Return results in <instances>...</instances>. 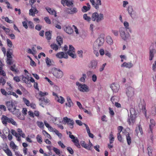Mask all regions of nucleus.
I'll list each match as a JSON object with an SVG mask.
<instances>
[{
  "instance_id": "nucleus-1",
  "label": "nucleus",
  "mask_w": 156,
  "mask_h": 156,
  "mask_svg": "<svg viewBox=\"0 0 156 156\" xmlns=\"http://www.w3.org/2000/svg\"><path fill=\"white\" fill-rule=\"evenodd\" d=\"M51 72L57 78H62L63 75V72L61 70L59 69H58L55 68H53Z\"/></svg>"
},
{
  "instance_id": "nucleus-2",
  "label": "nucleus",
  "mask_w": 156,
  "mask_h": 156,
  "mask_svg": "<svg viewBox=\"0 0 156 156\" xmlns=\"http://www.w3.org/2000/svg\"><path fill=\"white\" fill-rule=\"evenodd\" d=\"M91 19L93 21L96 20L97 22H99L104 19L103 14L102 13L98 14L97 12H95L92 14Z\"/></svg>"
},
{
  "instance_id": "nucleus-3",
  "label": "nucleus",
  "mask_w": 156,
  "mask_h": 156,
  "mask_svg": "<svg viewBox=\"0 0 156 156\" xmlns=\"http://www.w3.org/2000/svg\"><path fill=\"white\" fill-rule=\"evenodd\" d=\"M126 29L124 27H121L119 29V32L122 38L125 41L130 36L129 33L126 32Z\"/></svg>"
},
{
  "instance_id": "nucleus-4",
  "label": "nucleus",
  "mask_w": 156,
  "mask_h": 156,
  "mask_svg": "<svg viewBox=\"0 0 156 156\" xmlns=\"http://www.w3.org/2000/svg\"><path fill=\"white\" fill-rule=\"evenodd\" d=\"M76 85L78 86L79 90L81 91L87 92L89 91V87L85 84H82L79 82H76Z\"/></svg>"
},
{
  "instance_id": "nucleus-5",
  "label": "nucleus",
  "mask_w": 156,
  "mask_h": 156,
  "mask_svg": "<svg viewBox=\"0 0 156 156\" xmlns=\"http://www.w3.org/2000/svg\"><path fill=\"white\" fill-rule=\"evenodd\" d=\"M66 123L70 126V127L71 129L73 128L74 124L73 120L70 118H68L67 117H65L63 118V123L66 124Z\"/></svg>"
},
{
  "instance_id": "nucleus-6",
  "label": "nucleus",
  "mask_w": 156,
  "mask_h": 156,
  "mask_svg": "<svg viewBox=\"0 0 156 156\" xmlns=\"http://www.w3.org/2000/svg\"><path fill=\"white\" fill-rule=\"evenodd\" d=\"M126 93L128 97H132L134 95V89L130 86L127 87L126 89Z\"/></svg>"
},
{
  "instance_id": "nucleus-7",
  "label": "nucleus",
  "mask_w": 156,
  "mask_h": 156,
  "mask_svg": "<svg viewBox=\"0 0 156 156\" xmlns=\"http://www.w3.org/2000/svg\"><path fill=\"white\" fill-rule=\"evenodd\" d=\"M5 104L8 110L10 112H12L13 110L15 109L16 106L13 102L7 101L6 102Z\"/></svg>"
},
{
  "instance_id": "nucleus-8",
  "label": "nucleus",
  "mask_w": 156,
  "mask_h": 156,
  "mask_svg": "<svg viewBox=\"0 0 156 156\" xmlns=\"http://www.w3.org/2000/svg\"><path fill=\"white\" fill-rule=\"evenodd\" d=\"M134 109L133 108L131 109L130 110V115L129 116L128 118L127 119V122L129 125H131V123H133L135 122V115L133 114L132 113V111H133Z\"/></svg>"
},
{
  "instance_id": "nucleus-9",
  "label": "nucleus",
  "mask_w": 156,
  "mask_h": 156,
  "mask_svg": "<svg viewBox=\"0 0 156 156\" xmlns=\"http://www.w3.org/2000/svg\"><path fill=\"white\" fill-rule=\"evenodd\" d=\"M98 62L96 60H91L88 65V67L90 69H95L97 67Z\"/></svg>"
},
{
  "instance_id": "nucleus-10",
  "label": "nucleus",
  "mask_w": 156,
  "mask_h": 156,
  "mask_svg": "<svg viewBox=\"0 0 156 156\" xmlns=\"http://www.w3.org/2000/svg\"><path fill=\"white\" fill-rule=\"evenodd\" d=\"M104 42V38L101 37H99L94 42V45L96 47H97V46L98 47H100L103 44Z\"/></svg>"
},
{
  "instance_id": "nucleus-11",
  "label": "nucleus",
  "mask_w": 156,
  "mask_h": 156,
  "mask_svg": "<svg viewBox=\"0 0 156 156\" xmlns=\"http://www.w3.org/2000/svg\"><path fill=\"white\" fill-rule=\"evenodd\" d=\"M12 112L13 114L15 115L19 119L21 120H24V116L21 115L20 110L18 109H16V107L15 109L13 110Z\"/></svg>"
},
{
  "instance_id": "nucleus-12",
  "label": "nucleus",
  "mask_w": 156,
  "mask_h": 156,
  "mask_svg": "<svg viewBox=\"0 0 156 156\" xmlns=\"http://www.w3.org/2000/svg\"><path fill=\"white\" fill-rule=\"evenodd\" d=\"M63 29L64 30L69 34H71L73 32V30L69 26H65L63 28Z\"/></svg>"
},
{
  "instance_id": "nucleus-13",
  "label": "nucleus",
  "mask_w": 156,
  "mask_h": 156,
  "mask_svg": "<svg viewBox=\"0 0 156 156\" xmlns=\"http://www.w3.org/2000/svg\"><path fill=\"white\" fill-rule=\"evenodd\" d=\"M156 53V50L155 49L152 48L151 49L150 48L149 60L150 61L152 60L153 58L154 57V54Z\"/></svg>"
},
{
  "instance_id": "nucleus-14",
  "label": "nucleus",
  "mask_w": 156,
  "mask_h": 156,
  "mask_svg": "<svg viewBox=\"0 0 156 156\" xmlns=\"http://www.w3.org/2000/svg\"><path fill=\"white\" fill-rule=\"evenodd\" d=\"M114 92H117L119 88V86L118 84L113 83L110 87Z\"/></svg>"
},
{
  "instance_id": "nucleus-15",
  "label": "nucleus",
  "mask_w": 156,
  "mask_h": 156,
  "mask_svg": "<svg viewBox=\"0 0 156 156\" xmlns=\"http://www.w3.org/2000/svg\"><path fill=\"white\" fill-rule=\"evenodd\" d=\"M66 10L67 13L69 14L76 13L78 12L77 9L75 7H74L71 9H70L69 8L67 9Z\"/></svg>"
},
{
  "instance_id": "nucleus-16",
  "label": "nucleus",
  "mask_w": 156,
  "mask_h": 156,
  "mask_svg": "<svg viewBox=\"0 0 156 156\" xmlns=\"http://www.w3.org/2000/svg\"><path fill=\"white\" fill-rule=\"evenodd\" d=\"M45 9L50 14L52 15H54L55 16H57L56 12L54 9L50 8L48 7H46Z\"/></svg>"
},
{
  "instance_id": "nucleus-17",
  "label": "nucleus",
  "mask_w": 156,
  "mask_h": 156,
  "mask_svg": "<svg viewBox=\"0 0 156 156\" xmlns=\"http://www.w3.org/2000/svg\"><path fill=\"white\" fill-rule=\"evenodd\" d=\"M9 118L5 115H2L1 118L2 122L3 124L6 125L9 122Z\"/></svg>"
},
{
  "instance_id": "nucleus-18",
  "label": "nucleus",
  "mask_w": 156,
  "mask_h": 156,
  "mask_svg": "<svg viewBox=\"0 0 156 156\" xmlns=\"http://www.w3.org/2000/svg\"><path fill=\"white\" fill-rule=\"evenodd\" d=\"M135 131L137 135L139 132L141 135L143 134V132L142 128L140 125H138L137 127L136 128Z\"/></svg>"
},
{
  "instance_id": "nucleus-19",
  "label": "nucleus",
  "mask_w": 156,
  "mask_h": 156,
  "mask_svg": "<svg viewBox=\"0 0 156 156\" xmlns=\"http://www.w3.org/2000/svg\"><path fill=\"white\" fill-rule=\"evenodd\" d=\"M133 66V65L131 62L127 63L126 62H124L121 66V67H126L128 68H131Z\"/></svg>"
},
{
  "instance_id": "nucleus-20",
  "label": "nucleus",
  "mask_w": 156,
  "mask_h": 156,
  "mask_svg": "<svg viewBox=\"0 0 156 156\" xmlns=\"http://www.w3.org/2000/svg\"><path fill=\"white\" fill-rule=\"evenodd\" d=\"M126 135L127 144L128 145H130L131 143V138L129 134V133H127Z\"/></svg>"
},
{
  "instance_id": "nucleus-21",
  "label": "nucleus",
  "mask_w": 156,
  "mask_h": 156,
  "mask_svg": "<svg viewBox=\"0 0 156 156\" xmlns=\"http://www.w3.org/2000/svg\"><path fill=\"white\" fill-rule=\"evenodd\" d=\"M155 122L154 120L153 119L150 120V124L149 125L150 130L152 131L153 127L155 126Z\"/></svg>"
},
{
  "instance_id": "nucleus-22",
  "label": "nucleus",
  "mask_w": 156,
  "mask_h": 156,
  "mask_svg": "<svg viewBox=\"0 0 156 156\" xmlns=\"http://www.w3.org/2000/svg\"><path fill=\"white\" fill-rule=\"evenodd\" d=\"M67 101L68 103H66V105L69 107H70L71 106L73 105V103L72 102V101L69 97H67Z\"/></svg>"
},
{
  "instance_id": "nucleus-23",
  "label": "nucleus",
  "mask_w": 156,
  "mask_h": 156,
  "mask_svg": "<svg viewBox=\"0 0 156 156\" xmlns=\"http://www.w3.org/2000/svg\"><path fill=\"white\" fill-rule=\"evenodd\" d=\"M57 42L59 46H61L63 43V40L62 37L60 36H58L56 38Z\"/></svg>"
},
{
  "instance_id": "nucleus-24",
  "label": "nucleus",
  "mask_w": 156,
  "mask_h": 156,
  "mask_svg": "<svg viewBox=\"0 0 156 156\" xmlns=\"http://www.w3.org/2000/svg\"><path fill=\"white\" fill-rule=\"evenodd\" d=\"M124 27H125V28L126 29V30H128L130 32H132V30L131 29H130L129 27V23L126 22H124Z\"/></svg>"
},
{
  "instance_id": "nucleus-25",
  "label": "nucleus",
  "mask_w": 156,
  "mask_h": 156,
  "mask_svg": "<svg viewBox=\"0 0 156 156\" xmlns=\"http://www.w3.org/2000/svg\"><path fill=\"white\" fill-rule=\"evenodd\" d=\"M65 53L64 52L61 51L58 53L56 54V56L59 58H63Z\"/></svg>"
},
{
  "instance_id": "nucleus-26",
  "label": "nucleus",
  "mask_w": 156,
  "mask_h": 156,
  "mask_svg": "<svg viewBox=\"0 0 156 156\" xmlns=\"http://www.w3.org/2000/svg\"><path fill=\"white\" fill-rule=\"evenodd\" d=\"M106 41L107 43L109 44H111L113 43V40L111 37L110 36H108L106 38Z\"/></svg>"
},
{
  "instance_id": "nucleus-27",
  "label": "nucleus",
  "mask_w": 156,
  "mask_h": 156,
  "mask_svg": "<svg viewBox=\"0 0 156 156\" xmlns=\"http://www.w3.org/2000/svg\"><path fill=\"white\" fill-rule=\"evenodd\" d=\"M45 35L46 39L49 40L51 38V33L50 31H47L45 32Z\"/></svg>"
},
{
  "instance_id": "nucleus-28",
  "label": "nucleus",
  "mask_w": 156,
  "mask_h": 156,
  "mask_svg": "<svg viewBox=\"0 0 156 156\" xmlns=\"http://www.w3.org/2000/svg\"><path fill=\"white\" fill-rule=\"evenodd\" d=\"M39 100L41 101H44L46 104L48 103L49 102V100L47 98L41 97L38 98Z\"/></svg>"
},
{
  "instance_id": "nucleus-29",
  "label": "nucleus",
  "mask_w": 156,
  "mask_h": 156,
  "mask_svg": "<svg viewBox=\"0 0 156 156\" xmlns=\"http://www.w3.org/2000/svg\"><path fill=\"white\" fill-rule=\"evenodd\" d=\"M17 131L19 133V135L22 136L23 138L25 137V134L23 133L22 129H20L18 128L17 129Z\"/></svg>"
},
{
  "instance_id": "nucleus-30",
  "label": "nucleus",
  "mask_w": 156,
  "mask_h": 156,
  "mask_svg": "<svg viewBox=\"0 0 156 156\" xmlns=\"http://www.w3.org/2000/svg\"><path fill=\"white\" fill-rule=\"evenodd\" d=\"M101 0H96V3H95L94 8L96 9H98L99 8V5H101Z\"/></svg>"
},
{
  "instance_id": "nucleus-31",
  "label": "nucleus",
  "mask_w": 156,
  "mask_h": 156,
  "mask_svg": "<svg viewBox=\"0 0 156 156\" xmlns=\"http://www.w3.org/2000/svg\"><path fill=\"white\" fill-rule=\"evenodd\" d=\"M56 99L57 101L62 104H63L65 101L64 98L62 96H60L59 98L58 97L57 98H56Z\"/></svg>"
},
{
  "instance_id": "nucleus-32",
  "label": "nucleus",
  "mask_w": 156,
  "mask_h": 156,
  "mask_svg": "<svg viewBox=\"0 0 156 156\" xmlns=\"http://www.w3.org/2000/svg\"><path fill=\"white\" fill-rule=\"evenodd\" d=\"M129 14L130 16L131 17L133 18V19H134L136 18L137 16V15L136 14V12L133 10L132 12H131L129 13Z\"/></svg>"
},
{
  "instance_id": "nucleus-33",
  "label": "nucleus",
  "mask_w": 156,
  "mask_h": 156,
  "mask_svg": "<svg viewBox=\"0 0 156 156\" xmlns=\"http://www.w3.org/2000/svg\"><path fill=\"white\" fill-rule=\"evenodd\" d=\"M3 150L8 156H12V152L8 148H7L6 150Z\"/></svg>"
},
{
  "instance_id": "nucleus-34",
  "label": "nucleus",
  "mask_w": 156,
  "mask_h": 156,
  "mask_svg": "<svg viewBox=\"0 0 156 156\" xmlns=\"http://www.w3.org/2000/svg\"><path fill=\"white\" fill-rule=\"evenodd\" d=\"M37 124L39 127L41 129H43L44 128V125L42 122L37 121Z\"/></svg>"
},
{
  "instance_id": "nucleus-35",
  "label": "nucleus",
  "mask_w": 156,
  "mask_h": 156,
  "mask_svg": "<svg viewBox=\"0 0 156 156\" xmlns=\"http://www.w3.org/2000/svg\"><path fill=\"white\" fill-rule=\"evenodd\" d=\"M50 46L52 49L55 51H57L58 48V46L55 44H51Z\"/></svg>"
},
{
  "instance_id": "nucleus-36",
  "label": "nucleus",
  "mask_w": 156,
  "mask_h": 156,
  "mask_svg": "<svg viewBox=\"0 0 156 156\" xmlns=\"http://www.w3.org/2000/svg\"><path fill=\"white\" fill-rule=\"evenodd\" d=\"M9 120L8 123H11L14 126H16L17 125V124L16 123V122L12 118H9Z\"/></svg>"
},
{
  "instance_id": "nucleus-37",
  "label": "nucleus",
  "mask_w": 156,
  "mask_h": 156,
  "mask_svg": "<svg viewBox=\"0 0 156 156\" xmlns=\"http://www.w3.org/2000/svg\"><path fill=\"white\" fill-rule=\"evenodd\" d=\"M141 109L142 110L143 113L144 114L145 116L146 115V110L145 107V104L144 102L143 105H142Z\"/></svg>"
},
{
  "instance_id": "nucleus-38",
  "label": "nucleus",
  "mask_w": 156,
  "mask_h": 156,
  "mask_svg": "<svg viewBox=\"0 0 156 156\" xmlns=\"http://www.w3.org/2000/svg\"><path fill=\"white\" fill-rule=\"evenodd\" d=\"M38 12H35V11L34 10H32V9H30L29 10V15L30 16H35V14H37Z\"/></svg>"
},
{
  "instance_id": "nucleus-39",
  "label": "nucleus",
  "mask_w": 156,
  "mask_h": 156,
  "mask_svg": "<svg viewBox=\"0 0 156 156\" xmlns=\"http://www.w3.org/2000/svg\"><path fill=\"white\" fill-rule=\"evenodd\" d=\"M73 0H71L70 1H69V0H67L66 2V5L69 7L72 6L73 5Z\"/></svg>"
},
{
  "instance_id": "nucleus-40",
  "label": "nucleus",
  "mask_w": 156,
  "mask_h": 156,
  "mask_svg": "<svg viewBox=\"0 0 156 156\" xmlns=\"http://www.w3.org/2000/svg\"><path fill=\"white\" fill-rule=\"evenodd\" d=\"M90 9L89 7H87L86 6H83L81 10L83 12H86Z\"/></svg>"
},
{
  "instance_id": "nucleus-41",
  "label": "nucleus",
  "mask_w": 156,
  "mask_h": 156,
  "mask_svg": "<svg viewBox=\"0 0 156 156\" xmlns=\"http://www.w3.org/2000/svg\"><path fill=\"white\" fill-rule=\"evenodd\" d=\"M114 138L113 135L112 133V132L110 134V144H111L113 143L114 141Z\"/></svg>"
},
{
  "instance_id": "nucleus-42",
  "label": "nucleus",
  "mask_w": 156,
  "mask_h": 156,
  "mask_svg": "<svg viewBox=\"0 0 156 156\" xmlns=\"http://www.w3.org/2000/svg\"><path fill=\"white\" fill-rule=\"evenodd\" d=\"M86 76L85 74H82V77L80 79V80L83 83H84L85 81V78H86Z\"/></svg>"
},
{
  "instance_id": "nucleus-43",
  "label": "nucleus",
  "mask_w": 156,
  "mask_h": 156,
  "mask_svg": "<svg viewBox=\"0 0 156 156\" xmlns=\"http://www.w3.org/2000/svg\"><path fill=\"white\" fill-rule=\"evenodd\" d=\"M36 138L37 140V142L40 144H41L42 142V139L41 136L39 135H38L37 136Z\"/></svg>"
},
{
  "instance_id": "nucleus-44",
  "label": "nucleus",
  "mask_w": 156,
  "mask_h": 156,
  "mask_svg": "<svg viewBox=\"0 0 156 156\" xmlns=\"http://www.w3.org/2000/svg\"><path fill=\"white\" fill-rule=\"evenodd\" d=\"M118 97L116 96H114L112 97L111 98V100L113 104H114V102H116L117 101V99Z\"/></svg>"
},
{
  "instance_id": "nucleus-45",
  "label": "nucleus",
  "mask_w": 156,
  "mask_h": 156,
  "mask_svg": "<svg viewBox=\"0 0 156 156\" xmlns=\"http://www.w3.org/2000/svg\"><path fill=\"white\" fill-rule=\"evenodd\" d=\"M7 45L9 48H11L12 45V41L9 39H7Z\"/></svg>"
},
{
  "instance_id": "nucleus-46",
  "label": "nucleus",
  "mask_w": 156,
  "mask_h": 156,
  "mask_svg": "<svg viewBox=\"0 0 156 156\" xmlns=\"http://www.w3.org/2000/svg\"><path fill=\"white\" fill-rule=\"evenodd\" d=\"M117 138L118 140L120 142H123V140L121 136L120 133V132H119L117 133Z\"/></svg>"
},
{
  "instance_id": "nucleus-47",
  "label": "nucleus",
  "mask_w": 156,
  "mask_h": 156,
  "mask_svg": "<svg viewBox=\"0 0 156 156\" xmlns=\"http://www.w3.org/2000/svg\"><path fill=\"white\" fill-rule=\"evenodd\" d=\"M83 17L84 20L89 21L91 20V18L90 17L88 16L87 14H85L83 16Z\"/></svg>"
},
{
  "instance_id": "nucleus-48",
  "label": "nucleus",
  "mask_w": 156,
  "mask_h": 156,
  "mask_svg": "<svg viewBox=\"0 0 156 156\" xmlns=\"http://www.w3.org/2000/svg\"><path fill=\"white\" fill-rule=\"evenodd\" d=\"M73 50H75L74 48L72 45H69V49L67 51V52H75V51H73Z\"/></svg>"
},
{
  "instance_id": "nucleus-49",
  "label": "nucleus",
  "mask_w": 156,
  "mask_h": 156,
  "mask_svg": "<svg viewBox=\"0 0 156 156\" xmlns=\"http://www.w3.org/2000/svg\"><path fill=\"white\" fill-rule=\"evenodd\" d=\"M148 151V154L149 156H152V150L151 148V147H148L147 148Z\"/></svg>"
},
{
  "instance_id": "nucleus-50",
  "label": "nucleus",
  "mask_w": 156,
  "mask_h": 156,
  "mask_svg": "<svg viewBox=\"0 0 156 156\" xmlns=\"http://www.w3.org/2000/svg\"><path fill=\"white\" fill-rule=\"evenodd\" d=\"M72 52H67V54L73 58H76V55L73 54Z\"/></svg>"
},
{
  "instance_id": "nucleus-51",
  "label": "nucleus",
  "mask_w": 156,
  "mask_h": 156,
  "mask_svg": "<svg viewBox=\"0 0 156 156\" xmlns=\"http://www.w3.org/2000/svg\"><path fill=\"white\" fill-rule=\"evenodd\" d=\"M48 94L47 92L44 93L41 91H40L39 93V94L41 96V97L48 95Z\"/></svg>"
},
{
  "instance_id": "nucleus-52",
  "label": "nucleus",
  "mask_w": 156,
  "mask_h": 156,
  "mask_svg": "<svg viewBox=\"0 0 156 156\" xmlns=\"http://www.w3.org/2000/svg\"><path fill=\"white\" fill-rule=\"evenodd\" d=\"M10 147L13 149H16L17 147L13 141H11L10 144Z\"/></svg>"
},
{
  "instance_id": "nucleus-53",
  "label": "nucleus",
  "mask_w": 156,
  "mask_h": 156,
  "mask_svg": "<svg viewBox=\"0 0 156 156\" xmlns=\"http://www.w3.org/2000/svg\"><path fill=\"white\" fill-rule=\"evenodd\" d=\"M5 83L6 81L2 77L0 78V83H2V85L3 86L5 85Z\"/></svg>"
},
{
  "instance_id": "nucleus-54",
  "label": "nucleus",
  "mask_w": 156,
  "mask_h": 156,
  "mask_svg": "<svg viewBox=\"0 0 156 156\" xmlns=\"http://www.w3.org/2000/svg\"><path fill=\"white\" fill-rule=\"evenodd\" d=\"M23 100L25 103L28 106L30 105V101L25 98H23Z\"/></svg>"
},
{
  "instance_id": "nucleus-55",
  "label": "nucleus",
  "mask_w": 156,
  "mask_h": 156,
  "mask_svg": "<svg viewBox=\"0 0 156 156\" xmlns=\"http://www.w3.org/2000/svg\"><path fill=\"white\" fill-rule=\"evenodd\" d=\"M46 62L47 64V65L50 66H51V61L50 59H49L47 57L46 58Z\"/></svg>"
},
{
  "instance_id": "nucleus-56",
  "label": "nucleus",
  "mask_w": 156,
  "mask_h": 156,
  "mask_svg": "<svg viewBox=\"0 0 156 156\" xmlns=\"http://www.w3.org/2000/svg\"><path fill=\"white\" fill-rule=\"evenodd\" d=\"M53 150L58 155L60 154L59 150L57 148L54 147L53 148Z\"/></svg>"
},
{
  "instance_id": "nucleus-57",
  "label": "nucleus",
  "mask_w": 156,
  "mask_h": 156,
  "mask_svg": "<svg viewBox=\"0 0 156 156\" xmlns=\"http://www.w3.org/2000/svg\"><path fill=\"white\" fill-rule=\"evenodd\" d=\"M67 149L68 151L71 154H73L74 153V151L73 149L70 147H67Z\"/></svg>"
},
{
  "instance_id": "nucleus-58",
  "label": "nucleus",
  "mask_w": 156,
  "mask_h": 156,
  "mask_svg": "<svg viewBox=\"0 0 156 156\" xmlns=\"http://www.w3.org/2000/svg\"><path fill=\"white\" fill-rule=\"evenodd\" d=\"M11 133L12 134L16 137H17V136L19 135L16 132L15 130L14 129L11 130Z\"/></svg>"
},
{
  "instance_id": "nucleus-59",
  "label": "nucleus",
  "mask_w": 156,
  "mask_h": 156,
  "mask_svg": "<svg viewBox=\"0 0 156 156\" xmlns=\"http://www.w3.org/2000/svg\"><path fill=\"white\" fill-rule=\"evenodd\" d=\"M6 62L7 64L10 65H11L13 63L12 62V58H7Z\"/></svg>"
},
{
  "instance_id": "nucleus-60",
  "label": "nucleus",
  "mask_w": 156,
  "mask_h": 156,
  "mask_svg": "<svg viewBox=\"0 0 156 156\" xmlns=\"http://www.w3.org/2000/svg\"><path fill=\"white\" fill-rule=\"evenodd\" d=\"M0 75H2L4 76H6L5 73L3 70H2V67H1V69H0Z\"/></svg>"
},
{
  "instance_id": "nucleus-61",
  "label": "nucleus",
  "mask_w": 156,
  "mask_h": 156,
  "mask_svg": "<svg viewBox=\"0 0 156 156\" xmlns=\"http://www.w3.org/2000/svg\"><path fill=\"white\" fill-rule=\"evenodd\" d=\"M15 67V65H14L13 66H12L10 67V69L12 71L15 72H17L18 71L17 69H16L14 68V67Z\"/></svg>"
},
{
  "instance_id": "nucleus-62",
  "label": "nucleus",
  "mask_w": 156,
  "mask_h": 156,
  "mask_svg": "<svg viewBox=\"0 0 156 156\" xmlns=\"http://www.w3.org/2000/svg\"><path fill=\"white\" fill-rule=\"evenodd\" d=\"M106 65V63H105L103 64L101 66L100 68L99 69V71L100 72H102V71H103L104 70V68H105V66Z\"/></svg>"
},
{
  "instance_id": "nucleus-63",
  "label": "nucleus",
  "mask_w": 156,
  "mask_h": 156,
  "mask_svg": "<svg viewBox=\"0 0 156 156\" xmlns=\"http://www.w3.org/2000/svg\"><path fill=\"white\" fill-rule=\"evenodd\" d=\"M44 19L45 22L49 24H50L51 23V21L49 19L48 17H46L44 18Z\"/></svg>"
},
{
  "instance_id": "nucleus-64",
  "label": "nucleus",
  "mask_w": 156,
  "mask_h": 156,
  "mask_svg": "<svg viewBox=\"0 0 156 156\" xmlns=\"http://www.w3.org/2000/svg\"><path fill=\"white\" fill-rule=\"evenodd\" d=\"M152 70L154 71H156V61H155L152 65Z\"/></svg>"
}]
</instances>
